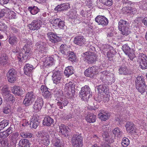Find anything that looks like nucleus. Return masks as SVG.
Returning a JSON list of instances; mask_svg holds the SVG:
<instances>
[{"label":"nucleus","instance_id":"57","mask_svg":"<svg viewBox=\"0 0 147 147\" xmlns=\"http://www.w3.org/2000/svg\"><path fill=\"white\" fill-rule=\"evenodd\" d=\"M61 19L58 18L56 19H53L51 20V22L54 24H55L56 25H57L61 21Z\"/></svg>","mask_w":147,"mask_h":147},{"label":"nucleus","instance_id":"27","mask_svg":"<svg viewBox=\"0 0 147 147\" xmlns=\"http://www.w3.org/2000/svg\"><path fill=\"white\" fill-rule=\"evenodd\" d=\"M53 119L50 117H47L45 118L43 121V125H44L49 126L52 124H53Z\"/></svg>","mask_w":147,"mask_h":147},{"label":"nucleus","instance_id":"49","mask_svg":"<svg viewBox=\"0 0 147 147\" xmlns=\"http://www.w3.org/2000/svg\"><path fill=\"white\" fill-rule=\"evenodd\" d=\"M139 5L140 8L142 9H145L147 7V3L145 1L140 2Z\"/></svg>","mask_w":147,"mask_h":147},{"label":"nucleus","instance_id":"52","mask_svg":"<svg viewBox=\"0 0 147 147\" xmlns=\"http://www.w3.org/2000/svg\"><path fill=\"white\" fill-rule=\"evenodd\" d=\"M18 134H13L11 140L12 142L14 144H15L17 142L18 139Z\"/></svg>","mask_w":147,"mask_h":147},{"label":"nucleus","instance_id":"19","mask_svg":"<svg viewBox=\"0 0 147 147\" xmlns=\"http://www.w3.org/2000/svg\"><path fill=\"white\" fill-rule=\"evenodd\" d=\"M12 92L16 95L21 96L24 94L25 90L19 86H13L11 90Z\"/></svg>","mask_w":147,"mask_h":147},{"label":"nucleus","instance_id":"9","mask_svg":"<svg viewBox=\"0 0 147 147\" xmlns=\"http://www.w3.org/2000/svg\"><path fill=\"white\" fill-rule=\"evenodd\" d=\"M75 86L74 84L71 82L66 83L65 85V89L68 90L67 94L69 98L74 96L75 90Z\"/></svg>","mask_w":147,"mask_h":147},{"label":"nucleus","instance_id":"24","mask_svg":"<svg viewBox=\"0 0 147 147\" xmlns=\"http://www.w3.org/2000/svg\"><path fill=\"white\" fill-rule=\"evenodd\" d=\"M8 58L6 54L1 55L0 57V66H4L7 64Z\"/></svg>","mask_w":147,"mask_h":147},{"label":"nucleus","instance_id":"37","mask_svg":"<svg viewBox=\"0 0 147 147\" xmlns=\"http://www.w3.org/2000/svg\"><path fill=\"white\" fill-rule=\"evenodd\" d=\"M39 124V122L36 118L32 119L30 123V126L31 127L36 129Z\"/></svg>","mask_w":147,"mask_h":147},{"label":"nucleus","instance_id":"51","mask_svg":"<svg viewBox=\"0 0 147 147\" xmlns=\"http://www.w3.org/2000/svg\"><path fill=\"white\" fill-rule=\"evenodd\" d=\"M113 133L114 134L118 136L121 135L122 132L119 128L116 127L113 129Z\"/></svg>","mask_w":147,"mask_h":147},{"label":"nucleus","instance_id":"29","mask_svg":"<svg viewBox=\"0 0 147 147\" xmlns=\"http://www.w3.org/2000/svg\"><path fill=\"white\" fill-rule=\"evenodd\" d=\"M12 129V128L10 127L5 131L0 132V138L3 139L6 138L12 132V131L11 130Z\"/></svg>","mask_w":147,"mask_h":147},{"label":"nucleus","instance_id":"50","mask_svg":"<svg viewBox=\"0 0 147 147\" xmlns=\"http://www.w3.org/2000/svg\"><path fill=\"white\" fill-rule=\"evenodd\" d=\"M21 136L24 138H30L32 137V134L30 133L24 132L21 134Z\"/></svg>","mask_w":147,"mask_h":147},{"label":"nucleus","instance_id":"53","mask_svg":"<svg viewBox=\"0 0 147 147\" xmlns=\"http://www.w3.org/2000/svg\"><path fill=\"white\" fill-rule=\"evenodd\" d=\"M3 96H4L6 100H10L12 98H13L12 100H13V98H14L13 97V95L9 93H6L5 95Z\"/></svg>","mask_w":147,"mask_h":147},{"label":"nucleus","instance_id":"21","mask_svg":"<svg viewBox=\"0 0 147 147\" xmlns=\"http://www.w3.org/2000/svg\"><path fill=\"white\" fill-rule=\"evenodd\" d=\"M96 67L92 66L86 69L84 72L86 76L90 78H92L95 72Z\"/></svg>","mask_w":147,"mask_h":147},{"label":"nucleus","instance_id":"14","mask_svg":"<svg viewBox=\"0 0 147 147\" xmlns=\"http://www.w3.org/2000/svg\"><path fill=\"white\" fill-rule=\"evenodd\" d=\"M85 56L84 57L86 59V62L89 64L93 63L96 60V55H92L90 52H87L84 53Z\"/></svg>","mask_w":147,"mask_h":147},{"label":"nucleus","instance_id":"41","mask_svg":"<svg viewBox=\"0 0 147 147\" xmlns=\"http://www.w3.org/2000/svg\"><path fill=\"white\" fill-rule=\"evenodd\" d=\"M49 136L47 135L45 136L44 137L42 138V143L45 145L47 146L50 144V141L49 139Z\"/></svg>","mask_w":147,"mask_h":147},{"label":"nucleus","instance_id":"33","mask_svg":"<svg viewBox=\"0 0 147 147\" xmlns=\"http://www.w3.org/2000/svg\"><path fill=\"white\" fill-rule=\"evenodd\" d=\"M102 136L105 140L108 143H111L114 142L113 139H112L110 138V137L109 135V133H108L104 132Z\"/></svg>","mask_w":147,"mask_h":147},{"label":"nucleus","instance_id":"31","mask_svg":"<svg viewBox=\"0 0 147 147\" xmlns=\"http://www.w3.org/2000/svg\"><path fill=\"white\" fill-rule=\"evenodd\" d=\"M119 73L121 75H126L128 73V70L125 65H123L119 67Z\"/></svg>","mask_w":147,"mask_h":147},{"label":"nucleus","instance_id":"11","mask_svg":"<svg viewBox=\"0 0 147 147\" xmlns=\"http://www.w3.org/2000/svg\"><path fill=\"white\" fill-rule=\"evenodd\" d=\"M43 105V101L42 98L40 97L38 98L32 107L34 111L38 112L40 111Z\"/></svg>","mask_w":147,"mask_h":147},{"label":"nucleus","instance_id":"2","mask_svg":"<svg viewBox=\"0 0 147 147\" xmlns=\"http://www.w3.org/2000/svg\"><path fill=\"white\" fill-rule=\"evenodd\" d=\"M129 22L123 19L119 20L118 23V29L120 33L123 36H127L131 33Z\"/></svg>","mask_w":147,"mask_h":147},{"label":"nucleus","instance_id":"56","mask_svg":"<svg viewBox=\"0 0 147 147\" xmlns=\"http://www.w3.org/2000/svg\"><path fill=\"white\" fill-rule=\"evenodd\" d=\"M6 13H7V10L6 9H0V18L5 16Z\"/></svg>","mask_w":147,"mask_h":147},{"label":"nucleus","instance_id":"61","mask_svg":"<svg viewBox=\"0 0 147 147\" xmlns=\"http://www.w3.org/2000/svg\"><path fill=\"white\" fill-rule=\"evenodd\" d=\"M87 13L86 11L82 10L80 14L83 17L85 18L87 16Z\"/></svg>","mask_w":147,"mask_h":147},{"label":"nucleus","instance_id":"60","mask_svg":"<svg viewBox=\"0 0 147 147\" xmlns=\"http://www.w3.org/2000/svg\"><path fill=\"white\" fill-rule=\"evenodd\" d=\"M3 147H9V144L7 140H5L3 141V143L2 145Z\"/></svg>","mask_w":147,"mask_h":147},{"label":"nucleus","instance_id":"30","mask_svg":"<svg viewBox=\"0 0 147 147\" xmlns=\"http://www.w3.org/2000/svg\"><path fill=\"white\" fill-rule=\"evenodd\" d=\"M19 147H30L29 141L26 139H21L18 144Z\"/></svg>","mask_w":147,"mask_h":147},{"label":"nucleus","instance_id":"45","mask_svg":"<svg viewBox=\"0 0 147 147\" xmlns=\"http://www.w3.org/2000/svg\"><path fill=\"white\" fill-rule=\"evenodd\" d=\"M101 2L104 5L110 6L113 4L112 0H100Z\"/></svg>","mask_w":147,"mask_h":147},{"label":"nucleus","instance_id":"36","mask_svg":"<svg viewBox=\"0 0 147 147\" xmlns=\"http://www.w3.org/2000/svg\"><path fill=\"white\" fill-rule=\"evenodd\" d=\"M53 59L52 57H47L46 58L44 61V65L45 67H48L53 64Z\"/></svg>","mask_w":147,"mask_h":147},{"label":"nucleus","instance_id":"6","mask_svg":"<svg viewBox=\"0 0 147 147\" xmlns=\"http://www.w3.org/2000/svg\"><path fill=\"white\" fill-rule=\"evenodd\" d=\"M83 138L81 136L74 135L71 138V143L74 147H82Z\"/></svg>","mask_w":147,"mask_h":147},{"label":"nucleus","instance_id":"35","mask_svg":"<svg viewBox=\"0 0 147 147\" xmlns=\"http://www.w3.org/2000/svg\"><path fill=\"white\" fill-rule=\"evenodd\" d=\"M109 114L108 113L104 112L99 113L98 115V118L102 121H105L109 118Z\"/></svg>","mask_w":147,"mask_h":147},{"label":"nucleus","instance_id":"47","mask_svg":"<svg viewBox=\"0 0 147 147\" xmlns=\"http://www.w3.org/2000/svg\"><path fill=\"white\" fill-rule=\"evenodd\" d=\"M52 93L49 91V90H47L46 91H44L42 94L44 97L45 98H49L51 97V94Z\"/></svg>","mask_w":147,"mask_h":147},{"label":"nucleus","instance_id":"48","mask_svg":"<svg viewBox=\"0 0 147 147\" xmlns=\"http://www.w3.org/2000/svg\"><path fill=\"white\" fill-rule=\"evenodd\" d=\"M132 10V8L131 7L129 6L124 7L122 9V11L125 13H130Z\"/></svg>","mask_w":147,"mask_h":147},{"label":"nucleus","instance_id":"28","mask_svg":"<svg viewBox=\"0 0 147 147\" xmlns=\"http://www.w3.org/2000/svg\"><path fill=\"white\" fill-rule=\"evenodd\" d=\"M125 126L127 131H129V132L133 131L136 129V127L134 124L130 122H127Z\"/></svg>","mask_w":147,"mask_h":147},{"label":"nucleus","instance_id":"42","mask_svg":"<svg viewBox=\"0 0 147 147\" xmlns=\"http://www.w3.org/2000/svg\"><path fill=\"white\" fill-rule=\"evenodd\" d=\"M9 42L11 45H13L17 43L18 42V40L15 36H12L9 39Z\"/></svg>","mask_w":147,"mask_h":147},{"label":"nucleus","instance_id":"55","mask_svg":"<svg viewBox=\"0 0 147 147\" xmlns=\"http://www.w3.org/2000/svg\"><path fill=\"white\" fill-rule=\"evenodd\" d=\"M57 26L59 28L64 29L65 27L64 22L61 20V21L58 24Z\"/></svg>","mask_w":147,"mask_h":147},{"label":"nucleus","instance_id":"43","mask_svg":"<svg viewBox=\"0 0 147 147\" xmlns=\"http://www.w3.org/2000/svg\"><path fill=\"white\" fill-rule=\"evenodd\" d=\"M6 14V17L9 19H15L16 18V14L13 11H10L9 12L7 11Z\"/></svg>","mask_w":147,"mask_h":147},{"label":"nucleus","instance_id":"64","mask_svg":"<svg viewBox=\"0 0 147 147\" xmlns=\"http://www.w3.org/2000/svg\"><path fill=\"white\" fill-rule=\"evenodd\" d=\"M9 1V0H0V4L3 5L7 4Z\"/></svg>","mask_w":147,"mask_h":147},{"label":"nucleus","instance_id":"46","mask_svg":"<svg viewBox=\"0 0 147 147\" xmlns=\"http://www.w3.org/2000/svg\"><path fill=\"white\" fill-rule=\"evenodd\" d=\"M52 142L54 144L55 147L61 146L60 140L56 137H54L52 140Z\"/></svg>","mask_w":147,"mask_h":147},{"label":"nucleus","instance_id":"44","mask_svg":"<svg viewBox=\"0 0 147 147\" xmlns=\"http://www.w3.org/2000/svg\"><path fill=\"white\" fill-rule=\"evenodd\" d=\"M129 140L127 138L124 137L123 138L121 145L123 147H126L129 145Z\"/></svg>","mask_w":147,"mask_h":147},{"label":"nucleus","instance_id":"32","mask_svg":"<svg viewBox=\"0 0 147 147\" xmlns=\"http://www.w3.org/2000/svg\"><path fill=\"white\" fill-rule=\"evenodd\" d=\"M28 9L32 15H34L40 11V9L37 6H30L28 7Z\"/></svg>","mask_w":147,"mask_h":147},{"label":"nucleus","instance_id":"12","mask_svg":"<svg viewBox=\"0 0 147 147\" xmlns=\"http://www.w3.org/2000/svg\"><path fill=\"white\" fill-rule=\"evenodd\" d=\"M59 128L60 131L64 137L67 138H69V133L71 131V130L68 126L61 124L59 126Z\"/></svg>","mask_w":147,"mask_h":147},{"label":"nucleus","instance_id":"62","mask_svg":"<svg viewBox=\"0 0 147 147\" xmlns=\"http://www.w3.org/2000/svg\"><path fill=\"white\" fill-rule=\"evenodd\" d=\"M141 21L145 26H147V16L144 18Z\"/></svg>","mask_w":147,"mask_h":147},{"label":"nucleus","instance_id":"25","mask_svg":"<svg viewBox=\"0 0 147 147\" xmlns=\"http://www.w3.org/2000/svg\"><path fill=\"white\" fill-rule=\"evenodd\" d=\"M96 116L93 113H89L87 114L85 119L89 123H93L95 121Z\"/></svg>","mask_w":147,"mask_h":147},{"label":"nucleus","instance_id":"5","mask_svg":"<svg viewBox=\"0 0 147 147\" xmlns=\"http://www.w3.org/2000/svg\"><path fill=\"white\" fill-rule=\"evenodd\" d=\"M36 97V95L33 92H28L25 96L23 104L25 106L27 107L31 105L34 101Z\"/></svg>","mask_w":147,"mask_h":147},{"label":"nucleus","instance_id":"13","mask_svg":"<svg viewBox=\"0 0 147 147\" xmlns=\"http://www.w3.org/2000/svg\"><path fill=\"white\" fill-rule=\"evenodd\" d=\"M49 40L53 43L56 44L61 41V38L57 36V35L52 32H50L47 34Z\"/></svg>","mask_w":147,"mask_h":147},{"label":"nucleus","instance_id":"7","mask_svg":"<svg viewBox=\"0 0 147 147\" xmlns=\"http://www.w3.org/2000/svg\"><path fill=\"white\" fill-rule=\"evenodd\" d=\"M122 49L125 54L128 55L131 60H133L136 57L134 51L133 49L131 48L127 44L123 45Z\"/></svg>","mask_w":147,"mask_h":147},{"label":"nucleus","instance_id":"23","mask_svg":"<svg viewBox=\"0 0 147 147\" xmlns=\"http://www.w3.org/2000/svg\"><path fill=\"white\" fill-rule=\"evenodd\" d=\"M69 8V5L65 3L58 5L55 7V10L58 11H63L66 10Z\"/></svg>","mask_w":147,"mask_h":147},{"label":"nucleus","instance_id":"54","mask_svg":"<svg viewBox=\"0 0 147 147\" xmlns=\"http://www.w3.org/2000/svg\"><path fill=\"white\" fill-rule=\"evenodd\" d=\"M38 134L41 138L44 137L45 136L47 135H48L47 134V132L45 130H42L38 132Z\"/></svg>","mask_w":147,"mask_h":147},{"label":"nucleus","instance_id":"39","mask_svg":"<svg viewBox=\"0 0 147 147\" xmlns=\"http://www.w3.org/2000/svg\"><path fill=\"white\" fill-rule=\"evenodd\" d=\"M9 121L8 120L4 119L0 122V131L9 124Z\"/></svg>","mask_w":147,"mask_h":147},{"label":"nucleus","instance_id":"38","mask_svg":"<svg viewBox=\"0 0 147 147\" xmlns=\"http://www.w3.org/2000/svg\"><path fill=\"white\" fill-rule=\"evenodd\" d=\"M69 55H68V60L72 62H75L76 61V57L75 54L73 52L69 51L67 52Z\"/></svg>","mask_w":147,"mask_h":147},{"label":"nucleus","instance_id":"63","mask_svg":"<svg viewBox=\"0 0 147 147\" xmlns=\"http://www.w3.org/2000/svg\"><path fill=\"white\" fill-rule=\"evenodd\" d=\"M10 111V109L7 107H5L4 108L3 110V112L6 114L9 113Z\"/></svg>","mask_w":147,"mask_h":147},{"label":"nucleus","instance_id":"1","mask_svg":"<svg viewBox=\"0 0 147 147\" xmlns=\"http://www.w3.org/2000/svg\"><path fill=\"white\" fill-rule=\"evenodd\" d=\"M136 87L139 92L142 94L146 92L147 94V86L142 76H138L135 81Z\"/></svg>","mask_w":147,"mask_h":147},{"label":"nucleus","instance_id":"18","mask_svg":"<svg viewBox=\"0 0 147 147\" xmlns=\"http://www.w3.org/2000/svg\"><path fill=\"white\" fill-rule=\"evenodd\" d=\"M61 74L59 71L55 72L52 76V80L54 83L57 84L59 83L62 78Z\"/></svg>","mask_w":147,"mask_h":147},{"label":"nucleus","instance_id":"40","mask_svg":"<svg viewBox=\"0 0 147 147\" xmlns=\"http://www.w3.org/2000/svg\"><path fill=\"white\" fill-rule=\"evenodd\" d=\"M68 47L66 44H63L61 45L59 48V51L63 54H66L67 52Z\"/></svg>","mask_w":147,"mask_h":147},{"label":"nucleus","instance_id":"4","mask_svg":"<svg viewBox=\"0 0 147 147\" xmlns=\"http://www.w3.org/2000/svg\"><path fill=\"white\" fill-rule=\"evenodd\" d=\"M31 55L30 48L24 46L22 49L21 53L18 56V62L20 63L23 62V60L29 59Z\"/></svg>","mask_w":147,"mask_h":147},{"label":"nucleus","instance_id":"22","mask_svg":"<svg viewBox=\"0 0 147 147\" xmlns=\"http://www.w3.org/2000/svg\"><path fill=\"white\" fill-rule=\"evenodd\" d=\"M57 100L58 102H57V105L58 108L62 109L63 107L66 106L69 103L67 100L65 98H60Z\"/></svg>","mask_w":147,"mask_h":147},{"label":"nucleus","instance_id":"8","mask_svg":"<svg viewBox=\"0 0 147 147\" xmlns=\"http://www.w3.org/2000/svg\"><path fill=\"white\" fill-rule=\"evenodd\" d=\"M6 76L7 80L9 82L11 83H13L17 80V72L14 69H11L7 73Z\"/></svg>","mask_w":147,"mask_h":147},{"label":"nucleus","instance_id":"26","mask_svg":"<svg viewBox=\"0 0 147 147\" xmlns=\"http://www.w3.org/2000/svg\"><path fill=\"white\" fill-rule=\"evenodd\" d=\"M107 86L106 84L100 85L96 86L97 88L98 93L100 94H103V93L106 94L107 90Z\"/></svg>","mask_w":147,"mask_h":147},{"label":"nucleus","instance_id":"59","mask_svg":"<svg viewBox=\"0 0 147 147\" xmlns=\"http://www.w3.org/2000/svg\"><path fill=\"white\" fill-rule=\"evenodd\" d=\"M7 27V26L4 23L0 21V30H4V29H6Z\"/></svg>","mask_w":147,"mask_h":147},{"label":"nucleus","instance_id":"20","mask_svg":"<svg viewBox=\"0 0 147 147\" xmlns=\"http://www.w3.org/2000/svg\"><path fill=\"white\" fill-rule=\"evenodd\" d=\"M34 68L33 66L29 63H26L24 67V70L25 74L26 75L30 76Z\"/></svg>","mask_w":147,"mask_h":147},{"label":"nucleus","instance_id":"34","mask_svg":"<svg viewBox=\"0 0 147 147\" xmlns=\"http://www.w3.org/2000/svg\"><path fill=\"white\" fill-rule=\"evenodd\" d=\"M64 73L66 76L69 77L70 76L74 74L73 67L71 66L66 67Z\"/></svg>","mask_w":147,"mask_h":147},{"label":"nucleus","instance_id":"16","mask_svg":"<svg viewBox=\"0 0 147 147\" xmlns=\"http://www.w3.org/2000/svg\"><path fill=\"white\" fill-rule=\"evenodd\" d=\"M41 22L40 20H33L28 25V26L31 30H35L39 29L41 26Z\"/></svg>","mask_w":147,"mask_h":147},{"label":"nucleus","instance_id":"17","mask_svg":"<svg viewBox=\"0 0 147 147\" xmlns=\"http://www.w3.org/2000/svg\"><path fill=\"white\" fill-rule=\"evenodd\" d=\"M95 21L99 25L103 26H106L108 23V20L104 16H97L95 18Z\"/></svg>","mask_w":147,"mask_h":147},{"label":"nucleus","instance_id":"58","mask_svg":"<svg viewBox=\"0 0 147 147\" xmlns=\"http://www.w3.org/2000/svg\"><path fill=\"white\" fill-rule=\"evenodd\" d=\"M2 90L3 92V95H4L6 93H8L9 92L8 88L7 86H4Z\"/></svg>","mask_w":147,"mask_h":147},{"label":"nucleus","instance_id":"15","mask_svg":"<svg viewBox=\"0 0 147 147\" xmlns=\"http://www.w3.org/2000/svg\"><path fill=\"white\" fill-rule=\"evenodd\" d=\"M74 43L77 45L82 46L86 44V40L82 35H77L74 38Z\"/></svg>","mask_w":147,"mask_h":147},{"label":"nucleus","instance_id":"10","mask_svg":"<svg viewBox=\"0 0 147 147\" xmlns=\"http://www.w3.org/2000/svg\"><path fill=\"white\" fill-rule=\"evenodd\" d=\"M138 59L140 67L142 69H147V57L146 55L140 53Z\"/></svg>","mask_w":147,"mask_h":147},{"label":"nucleus","instance_id":"3","mask_svg":"<svg viewBox=\"0 0 147 147\" xmlns=\"http://www.w3.org/2000/svg\"><path fill=\"white\" fill-rule=\"evenodd\" d=\"M92 92L90 88L88 86L85 85L82 88L79 93V96L83 100L87 101L91 97Z\"/></svg>","mask_w":147,"mask_h":147}]
</instances>
